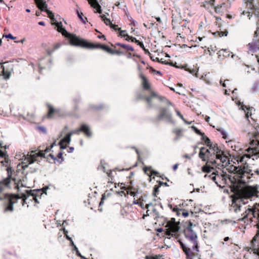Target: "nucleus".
Returning a JSON list of instances; mask_svg holds the SVG:
<instances>
[{"instance_id": "f257e3e1", "label": "nucleus", "mask_w": 259, "mask_h": 259, "mask_svg": "<svg viewBox=\"0 0 259 259\" xmlns=\"http://www.w3.org/2000/svg\"><path fill=\"white\" fill-rule=\"evenodd\" d=\"M256 148H249L246 150V153L242 155H239L237 157V161L238 163L240 162L244 165L234 166L233 165L230 166L231 168H227V170H230L233 172V176L229 178V181L231 182V185H238L240 184H245L249 182L252 177L251 176V172L252 171L251 169L248 167L247 161L248 159L252 157L254 160L255 157L256 158L257 156L256 153Z\"/></svg>"}, {"instance_id": "f03ea898", "label": "nucleus", "mask_w": 259, "mask_h": 259, "mask_svg": "<svg viewBox=\"0 0 259 259\" xmlns=\"http://www.w3.org/2000/svg\"><path fill=\"white\" fill-rule=\"evenodd\" d=\"M184 235L186 238L185 242H183L180 240L179 242L186 256V258L193 259L194 257L198 256L199 246L196 232L187 231Z\"/></svg>"}, {"instance_id": "7ed1b4c3", "label": "nucleus", "mask_w": 259, "mask_h": 259, "mask_svg": "<svg viewBox=\"0 0 259 259\" xmlns=\"http://www.w3.org/2000/svg\"><path fill=\"white\" fill-rule=\"evenodd\" d=\"M207 163H210L213 166L226 167L230 164V160L228 156L225 154L224 152L220 148L218 151L209 155L206 158Z\"/></svg>"}, {"instance_id": "20e7f679", "label": "nucleus", "mask_w": 259, "mask_h": 259, "mask_svg": "<svg viewBox=\"0 0 259 259\" xmlns=\"http://www.w3.org/2000/svg\"><path fill=\"white\" fill-rule=\"evenodd\" d=\"M231 176H233L232 175H228L226 172H224L223 171L222 172L217 171V173L213 172L210 175L206 174L204 176V178H209L215 182L218 186L220 188H223L226 185H229V183L231 184L229 179Z\"/></svg>"}, {"instance_id": "39448f33", "label": "nucleus", "mask_w": 259, "mask_h": 259, "mask_svg": "<svg viewBox=\"0 0 259 259\" xmlns=\"http://www.w3.org/2000/svg\"><path fill=\"white\" fill-rule=\"evenodd\" d=\"M55 24L57 27V30L61 32L63 36L68 39L71 45L74 46H79V42H81V38L77 37L75 34L69 33L63 27L62 22H55Z\"/></svg>"}, {"instance_id": "423d86ee", "label": "nucleus", "mask_w": 259, "mask_h": 259, "mask_svg": "<svg viewBox=\"0 0 259 259\" xmlns=\"http://www.w3.org/2000/svg\"><path fill=\"white\" fill-rule=\"evenodd\" d=\"M205 143L209 148L207 149L204 147H201L200 149L199 153V157L203 161H205L206 158L209 156V155L216 151H218L219 148L217 144H212L208 138L206 139Z\"/></svg>"}, {"instance_id": "0eeeda50", "label": "nucleus", "mask_w": 259, "mask_h": 259, "mask_svg": "<svg viewBox=\"0 0 259 259\" xmlns=\"http://www.w3.org/2000/svg\"><path fill=\"white\" fill-rule=\"evenodd\" d=\"M246 2L247 6L248 8L251 11H242L241 14L243 15H247V17L249 19L252 16V14H254L255 15H259V0H245Z\"/></svg>"}, {"instance_id": "6e6552de", "label": "nucleus", "mask_w": 259, "mask_h": 259, "mask_svg": "<svg viewBox=\"0 0 259 259\" xmlns=\"http://www.w3.org/2000/svg\"><path fill=\"white\" fill-rule=\"evenodd\" d=\"M79 44L80 45H79L78 47H81L90 49H101L110 54L112 53V50L106 45L89 42L82 39H81V42H79Z\"/></svg>"}, {"instance_id": "1a4fd4ad", "label": "nucleus", "mask_w": 259, "mask_h": 259, "mask_svg": "<svg viewBox=\"0 0 259 259\" xmlns=\"http://www.w3.org/2000/svg\"><path fill=\"white\" fill-rule=\"evenodd\" d=\"M247 46L248 52L252 55L259 51V28L255 31L252 42L249 43Z\"/></svg>"}, {"instance_id": "9d476101", "label": "nucleus", "mask_w": 259, "mask_h": 259, "mask_svg": "<svg viewBox=\"0 0 259 259\" xmlns=\"http://www.w3.org/2000/svg\"><path fill=\"white\" fill-rule=\"evenodd\" d=\"M37 157H45V153L42 151H39L38 153H34L33 151H31V154L30 155L28 154L27 157H25L24 163L27 164L24 165L23 168L25 169L28 167V164L34 163L36 160V158Z\"/></svg>"}, {"instance_id": "9b49d317", "label": "nucleus", "mask_w": 259, "mask_h": 259, "mask_svg": "<svg viewBox=\"0 0 259 259\" xmlns=\"http://www.w3.org/2000/svg\"><path fill=\"white\" fill-rule=\"evenodd\" d=\"M34 1L39 9L41 11L46 12L48 17L52 21H56L53 13L47 9L48 5L45 0H34Z\"/></svg>"}, {"instance_id": "f8f14e48", "label": "nucleus", "mask_w": 259, "mask_h": 259, "mask_svg": "<svg viewBox=\"0 0 259 259\" xmlns=\"http://www.w3.org/2000/svg\"><path fill=\"white\" fill-rule=\"evenodd\" d=\"M163 120H165L168 122L171 121V114L168 111V109L166 108H162L160 109L159 113L155 118L154 121L158 122Z\"/></svg>"}, {"instance_id": "ddd939ff", "label": "nucleus", "mask_w": 259, "mask_h": 259, "mask_svg": "<svg viewBox=\"0 0 259 259\" xmlns=\"http://www.w3.org/2000/svg\"><path fill=\"white\" fill-rule=\"evenodd\" d=\"M6 197L8 198V200H9V204L8 205V206H7L5 208V211H12L13 210V204L15 203V202H13V199H16V200H18L19 199L20 197H19V195H17V194H15V195H6Z\"/></svg>"}, {"instance_id": "4468645a", "label": "nucleus", "mask_w": 259, "mask_h": 259, "mask_svg": "<svg viewBox=\"0 0 259 259\" xmlns=\"http://www.w3.org/2000/svg\"><path fill=\"white\" fill-rule=\"evenodd\" d=\"M7 170L8 175V177L0 181V192L4 190L5 187H8L11 182V175L10 172L11 171V168L8 167Z\"/></svg>"}, {"instance_id": "2eb2a0df", "label": "nucleus", "mask_w": 259, "mask_h": 259, "mask_svg": "<svg viewBox=\"0 0 259 259\" xmlns=\"http://www.w3.org/2000/svg\"><path fill=\"white\" fill-rule=\"evenodd\" d=\"M20 195L21 196L19 195V197H20L19 199H22V205H24V204L26 203V200L27 199V197L30 196H34V193H32L31 190H26L25 193H20Z\"/></svg>"}, {"instance_id": "dca6fc26", "label": "nucleus", "mask_w": 259, "mask_h": 259, "mask_svg": "<svg viewBox=\"0 0 259 259\" xmlns=\"http://www.w3.org/2000/svg\"><path fill=\"white\" fill-rule=\"evenodd\" d=\"M218 58L221 60L230 56L231 52L227 49H222L218 52Z\"/></svg>"}, {"instance_id": "f3484780", "label": "nucleus", "mask_w": 259, "mask_h": 259, "mask_svg": "<svg viewBox=\"0 0 259 259\" xmlns=\"http://www.w3.org/2000/svg\"><path fill=\"white\" fill-rule=\"evenodd\" d=\"M140 77L142 80V85L143 89L145 90H150V86L148 80L147 79V78L142 73L140 74Z\"/></svg>"}, {"instance_id": "a211bd4d", "label": "nucleus", "mask_w": 259, "mask_h": 259, "mask_svg": "<svg viewBox=\"0 0 259 259\" xmlns=\"http://www.w3.org/2000/svg\"><path fill=\"white\" fill-rule=\"evenodd\" d=\"M91 6L97 10L96 12L100 14L102 13L101 6L98 4L97 0H88Z\"/></svg>"}, {"instance_id": "6ab92c4d", "label": "nucleus", "mask_w": 259, "mask_h": 259, "mask_svg": "<svg viewBox=\"0 0 259 259\" xmlns=\"http://www.w3.org/2000/svg\"><path fill=\"white\" fill-rule=\"evenodd\" d=\"M252 140H251L250 144L252 146H256L259 145V132H254Z\"/></svg>"}, {"instance_id": "aec40b11", "label": "nucleus", "mask_w": 259, "mask_h": 259, "mask_svg": "<svg viewBox=\"0 0 259 259\" xmlns=\"http://www.w3.org/2000/svg\"><path fill=\"white\" fill-rule=\"evenodd\" d=\"M169 206H170L171 209H172L173 211L177 212V215H179L180 214V211H183L182 212V214L184 217H187L189 215V213L188 211H186L184 209L179 208L177 206H176L173 208H172V205L169 204Z\"/></svg>"}, {"instance_id": "412c9836", "label": "nucleus", "mask_w": 259, "mask_h": 259, "mask_svg": "<svg viewBox=\"0 0 259 259\" xmlns=\"http://www.w3.org/2000/svg\"><path fill=\"white\" fill-rule=\"evenodd\" d=\"M150 207H159L160 208L163 209V206L162 204L159 201H157L155 199L154 200V201L153 202L149 203L148 204H147L145 206L146 208H148Z\"/></svg>"}, {"instance_id": "4be33fe9", "label": "nucleus", "mask_w": 259, "mask_h": 259, "mask_svg": "<svg viewBox=\"0 0 259 259\" xmlns=\"http://www.w3.org/2000/svg\"><path fill=\"white\" fill-rule=\"evenodd\" d=\"M0 74L4 76V78L6 79H8L10 77V73L9 71L5 70L3 64L0 63Z\"/></svg>"}, {"instance_id": "5701e85b", "label": "nucleus", "mask_w": 259, "mask_h": 259, "mask_svg": "<svg viewBox=\"0 0 259 259\" xmlns=\"http://www.w3.org/2000/svg\"><path fill=\"white\" fill-rule=\"evenodd\" d=\"M81 132H83L87 137H90L92 136L89 126L85 124L81 125Z\"/></svg>"}, {"instance_id": "b1692460", "label": "nucleus", "mask_w": 259, "mask_h": 259, "mask_svg": "<svg viewBox=\"0 0 259 259\" xmlns=\"http://www.w3.org/2000/svg\"><path fill=\"white\" fill-rule=\"evenodd\" d=\"M225 6L226 4L225 3H223L221 5H218L217 6H214L215 12L218 14L223 13L226 8Z\"/></svg>"}, {"instance_id": "393cba45", "label": "nucleus", "mask_w": 259, "mask_h": 259, "mask_svg": "<svg viewBox=\"0 0 259 259\" xmlns=\"http://www.w3.org/2000/svg\"><path fill=\"white\" fill-rule=\"evenodd\" d=\"M172 132L176 135V137L174 139V141L175 142L177 141L183 136L182 134V130L181 129H175L173 130Z\"/></svg>"}, {"instance_id": "a878e982", "label": "nucleus", "mask_w": 259, "mask_h": 259, "mask_svg": "<svg viewBox=\"0 0 259 259\" xmlns=\"http://www.w3.org/2000/svg\"><path fill=\"white\" fill-rule=\"evenodd\" d=\"M158 97L156 93L154 92H152L151 96L146 98V101L150 108L152 106L151 104V100L153 97Z\"/></svg>"}, {"instance_id": "bb28decb", "label": "nucleus", "mask_w": 259, "mask_h": 259, "mask_svg": "<svg viewBox=\"0 0 259 259\" xmlns=\"http://www.w3.org/2000/svg\"><path fill=\"white\" fill-rule=\"evenodd\" d=\"M81 132V127L79 128L73 130L69 133H68V143H70L71 141V137L73 134H79V132Z\"/></svg>"}, {"instance_id": "cd10ccee", "label": "nucleus", "mask_w": 259, "mask_h": 259, "mask_svg": "<svg viewBox=\"0 0 259 259\" xmlns=\"http://www.w3.org/2000/svg\"><path fill=\"white\" fill-rule=\"evenodd\" d=\"M241 108L242 110H244L245 112V117L247 119H248L249 117L251 115V113L249 112V109H248L247 106L245 105H242L241 106Z\"/></svg>"}, {"instance_id": "c85d7f7f", "label": "nucleus", "mask_w": 259, "mask_h": 259, "mask_svg": "<svg viewBox=\"0 0 259 259\" xmlns=\"http://www.w3.org/2000/svg\"><path fill=\"white\" fill-rule=\"evenodd\" d=\"M100 17L102 19V21H103L105 24L107 25H110L112 23L110 20L109 19L105 17V15H100Z\"/></svg>"}, {"instance_id": "c756f323", "label": "nucleus", "mask_w": 259, "mask_h": 259, "mask_svg": "<svg viewBox=\"0 0 259 259\" xmlns=\"http://www.w3.org/2000/svg\"><path fill=\"white\" fill-rule=\"evenodd\" d=\"M252 172L251 173V176L254 178H259V168L255 169H251Z\"/></svg>"}, {"instance_id": "7c9ffc66", "label": "nucleus", "mask_w": 259, "mask_h": 259, "mask_svg": "<svg viewBox=\"0 0 259 259\" xmlns=\"http://www.w3.org/2000/svg\"><path fill=\"white\" fill-rule=\"evenodd\" d=\"M76 13L78 18L80 19V20L84 23H86L85 20H87L86 17L84 18L83 17V13L82 12H79L78 10L76 11Z\"/></svg>"}, {"instance_id": "2f4dec72", "label": "nucleus", "mask_w": 259, "mask_h": 259, "mask_svg": "<svg viewBox=\"0 0 259 259\" xmlns=\"http://www.w3.org/2000/svg\"><path fill=\"white\" fill-rule=\"evenodd\" d=\"M213 169L212 167L211 166L208 165L207 164H206L202 166V170L204 172L209 173L211 171V169Z\"/></svg>"}, {"instance_id": "473e14b6", "label": "nucleus", "mask_w": 259, "mask_h": 259, "mask_svg": "<svg viewBox=\"0 0 259 259\" xmlns=\"http://www.w3.org/2000/svg\"><path fill=\"white\" fill-rule=\"evenodd\" d=\"M194 226L193 223L191 222H189V223L188 225V226L186 227V228L185 229V231H184V234L187 233V231H191L192 232H195L193 230H192V227Z\"/></svg>"}, {"instance_id": "72a5a7b5", "label": "nucleus", "mask_w": 259, "mask_h": 259, "mask_svg": "<svg viewBox=\"0 0 259 259\" xmlns=\"http://www.w3.org/2000/svg\"><path fill=\"white\" fill-rule=\"evenodd\" d=\"M186 70L188 71L190 73L195 76L196 77H198V69L188 68L186 69Z\"/></svg>"}, {"instance_id": "f704fd0d", "label": "nucleus", "mask_w": 259, "mask_h": 259, "mask_svg": "<svg viewBox=\"0 0 259 259\" xmlns=\"http://www.w3.org/2000/svg\"><path fill=\"white\" fill-rule=\"evenodd\" d=\"M59 47H60V45L57 44L54 47V48L52 50H50L49 49H47V53L48 54V55H51L55 50L58 49Z\"/></svg>"}, {"instance_id": "c9c22d12", "label": "nucleus", "mask_w": 259, "mask_h": 259, "mask_svg": "<svg viewBox=\"0 0 259 259\" xmlns=\"http://www.w3.org/2000/svg\"><path fill=\"white\" fill-rule=\"evenodd\" d=\"M104 164H105L104 160H101V162H100L101 165L98 166V169H101V170H103V172H106L105 167L104 165Z\"/></svg>"}, {"instance_id": "e433bc0d", "label": "nucleus", "mask_w": 259, "mask_h": 259, "mask_svg": "<svg viewBox=\"0 0 259 259\" xmlns=\"http://www.w3.org/2000/svg\"><path fill=\"white\" fill-rule=\"evenodd\" d=\"M259 87V83L258 82H254L251 89V92L252 93L256 92L257 91V89Z\"/></svg>"}, {"instance_id": "4c0bfd02", "label": "nucleus", "mask_w": 259, "mask_h": 259, "mask_svg": "<svg viewBox=\"0 0 259 259\" xmlns=\"http://www.w3.org/2000/svg\"><path fill=\"white\" fill-rule=\"evenodd\" d=\"M219 131L221 133L223 136V138L224 139H226L227 138L228 133L224 128H220L219 130Z\"/></svg>"}, {"instance_id": "58836bf2", "label": "nucleus", "mask_w": 259, "mask_h": 259, "mask_svg": "<svg viewBox=\"0 0 259 259\" xmlns=\"http://www.w3.org/2000/svg\"><path fill=\"white\" fill-rule=\"evenodd\" d=\"M176 113H177V115L179 117H180L186 123L188 124H190L191 122H188L187 121L185 118H184L183 116L182 115V114L180 113V111L177 110L176 111Z\"/></svg>"}, {"instance_id": "ea45409f", "label": "nucleus", "mask_w": 259, "mask_h": 259, "mask_svg": "<svg viewBox=\"0 0 259 259\" xmlns=\"http://www.w3.org/2000/svg\"><path fill=\"white\" fill-rule=\"evenodd\" d=\"M49 107V112H48V116L51 117L52 114H53L55 112V110L54 109L53 107L51 105H48Z\"/></svg>"}, {"instance_id": "a19ab883", "label": "nucleus", "mask_w": 259, "mask_h": 259, "mask_svg": "<svg viewBox=\"0 0 259 259\" xmlns=\"http://www.w3.org/2000/svg\"><path fill=\"white\" fill-rule=\"evenodd\" d=\"M127 45H128L121 44V43H119V42L116 43L115 45L111 44V46L113 47H115L116 46H120V47H122V48H123L125 50L126 49Z\"/></svg>"}, {"instance_id": "79ce46f5", "label": "nucleus", "mask_w": 259, "mask_h": 259, "mask_svg": "<svg viewBox=\"0 0 259 259\" xmlns=\"http://www.w3.org/2000/svg\"><path fill=\"white\" fill-rule=\"evenodd\" d=\"M153 212L154 213L155 218H159L160 217L158 211L157 210V208L155 207H152Z\"/></svg>"}, {"instance_id": "37998d69", "label": "nucleus", "mask_w": 259, "mask_h": 259, "mask_svg": "<svg viewBox=\"0 0 259 259\" xmlns=\"http://www.w3.org/2000/svg\"><path fill=\"white\" fill-rule=\"evenodd\" d=\"M191 128L193 130V131L198 135H201L203 133H202L199 130H198L196 127L195 126H192Z\"/></svg>"}, {"instance_id": "c03bdc74", "label": "nucleus", "mask_w": 259, "mask_h": 259, "mask_svg": "<svg viewBox=\"0 0 259 259\" xmlns=\"http://www.w3.org/2000/svg\"><path fill=\"white\" fill-rule=\"evenodd\" d=\"M159 185H155L154 187L153 195L154 196H156V193L159 191Z\"/></svg>"}, {"instance_id": "a18cd8bd", "label": "nucleus", "mask_w": 259, "mask_h": 259, "mask_svg": "<svg viewBox=\"0 0 259 259\" xmlns=\"http://www.w3.org/2000/svg\"><path fill=\"white\" fill-rule=\"evenodd\" d=\"M37 128L44 134H46L47 133V129L45 126H39Z\"/></svg>"}, {"instance_id": "49530a36", "label": "nucleus", "mask_w": 259, "mask_h": 259, "mask_svg": "<svg viewBox=\"0 0 259 259\" xmlns=\"http://www.w3.org/2000/svg\"><path fill=\"white\" fill-rule=\"evenodd\" d=\"M151 59L154 61H156V62H160L162 64H167V63H166L165 61H162V59H159V58L158 57H156L155 58H153V57H151Z\"/></svg>"}, {"instance_id": "de8ad7c7", "label": "nucleus", "mask_w": 259, "mask_h": 259, "mask_svg": "<svg viewBox=\"0 0 259 259\" xmlns=\"http://www.w3.org/2000/svg\"><path fill=\"white\" fill-rule=\"evenodd\" d=\"M118 30L119 31V34L121 37L126 36L125 34V32H126L125 30H122L120 28H118Z\"/></svg>"}, {"instance_id": "09e8293b", "label": "nucleus", "mask_w": 259, "mask_h": 259, "mask_svg": "<svg viewBox=\"0 0 259 259\" xmlns=\"http://www.w3.org/2000/svg\"><path fill=\"white\" fill-rule=\"evenodd\" d=\"M62 155L63 153L62 152H60L57 155V157L61 159V160L58 161L60 163H62V162L64 160Z\"/></svg>"}, {"instance_id": "8fccbe9b", "label": "nucleus", "mask_w": 259, "mask_h": 259, "mask_svg": "<svg viewBox=\"0 0 259 259\" xmlns=\"http://www.w3.org/2000/svg\"><path fill=\"white\" fill-rule=\"evenodd\" d=\"M68 134L66 135V136L63 138L61 141V143H66L67 144H69L70 143H68Z\"/></svg>"}, {"instance_id": "3c124183", "label": "nucleus", "mask_w": 259, "mask_h": 259, "mask_svg": "<svg viewBox=\"0 0 259 259\" xmlns=\"http://www.w3.org/2000/svg\"><path fill=\"white\" fill-rule=\"evenodd\" d=\"M123 52H121L119 50H112V53H111V54L112 55H114V54H117L118 55H120L121 54H123Z\"/></svg>"}, {"instance_id": "603ef678", "label": "nucleus", "mask_w": 259, "mask_h": 259, "mask_svg": "<svg viewBox=\"0 0 259 259\" xmlns=\"http://www.w3.org/2000/svg\"><path fill=\"white\" fill-rule=\"evenodd\" d=\"M4 36H5L6 38H10L11 39H15L16 38V37L13 36L12 35V34L11 33H9L8 34H5V35H4Z\"/></svg>"}, {"instance_id": "864d4df0", "label": "nucleus", "mask_w": 259, "mask_h": 259, "mask_svg": "<svg viewBox=\"0 0 259 259\" xmlns=\"http://www.w3.org/2000/svg\"><path fill=\"white\" fill-rule=\"evenodd\" d=\"M139 46L143 49L145 53H149L148 50L145 48L144 44L142 42H141L140 44H139Z\"/></svg>"}, {"instance_id": "5fc2aeb1", "label": "nucleus", "mask_w": 259, "mask_h": 259, "mask_svg": "<svg viewBox=\"0 0 259 259\" xmlns=\"http://www.w3.org/2000/svg\"><path fill=\"white\" fill-rule=\"evenodd\" d=\"M2 147V144L0 143V148ZM0 157H5V159H6V153L2 151L1 150H0Z\"/></svg>"}, {"instance_id": "6e6d98bb", "label": "nucleus", "mask_w": 259, "mask_h": 259, "mask_svg": "<svg viewBox=\"0 0 259 259\" xmlns=\"http://www.w3.org/2000/svg\"><path fill=\"white\" fill-rule=\"evenodd\" d=\"M229 80L228 79H226L224 80V82L222 83V79L220 80V83L222 84L223 87H226V82H229Z\"/></svg>"}, {"instance_id": "4d7b16f0", "label": "nucleus", "mask_w": 259, "mask_h": 259, "mask_svg": "<svg viewBox=\"0 0 259 259\" xmlns=\"http://www.w3.org/2000/svg\"><path fill=\"white\" fill-rule=\"evenodd\" d=\"M146 259H158V256L156 255V256H146Z\"/></svg>"}, {"instance_id": "13d9d810", "label": "nucleus", "mask_w": 259, "mask_h": 259, "mask_svg": "<svg viewBox=\"0 0 259 259\" xmlns=\"http://www.w3.org/2000/svg\"><path fill=\"white\" fill-rule=\"evenodd\" d=\"M110 26L111 28L114 29L115 30H118V28H119V27H118V26L117 25L112 24V23L111 24V25Z\"/></svg>"}, {"instance_id": "bf43d9fd", "label": "nucleus", "mask_w": 259, "mask_h": 259, "mask_svg": "<svg viewBox=\"0 0 259 259\" xmlns=\"http://www.w3.org/2000/svg\"><path fill=\"white\" fill-rule=\"evenodd\" d=\"M126 50L127 51H132V52L134 51V48L132 46L129 45H128L127 46V48H126Z\"/></svg>"}, {"instance_id": "052dcab7", "label": "nucleus", "mask_w": 259, "mask_h": 259, "mask_svg": "<svg viewBox=\"0 0 259 259\" xmlns=\"http://www.w3.org/2000/svg\"><path fill=\"white\" fill-rule=\"evenodd\" d=\"M126 38H125V40L128 41H132V38H134V37L130 36L128 34H126Z\"/></svg>"}, {"instance_id": "680f3d73", "label": "nucleus", "mask_w": 259, "mask_h": 259, "mask_svg": "<svg viewBox=\"0 0 259 259\" xmlns=\"http://www.w3.org/2000/svg\"><path fill=\"white\" fill-rule=\"evenodd\" d=\"M159 185L160 186V187L162 185H164L165 186H168V185L167 184V183L166 182H161V181H159Z\"/></svg>"}, {"instance_id": "e2e57ef3", "label": "nucleus", "mask_w": 259, "mask_h": 259, "mask_svg": "<svg viewBox=\"0 0 259 259\" xmlns=\"http://www.w3.org/2000/svg\"><path fill=\"white\" fill-rule=\"evenodd\" d=\"M132 42H134L136 43L138 45L140 44L141 41L139 40H137L136 38H132Z\"/></svg>"}, {"instance_id": "0e129e2a", "label": "nucleus", "mask_w": 259, "mask_h": 259, "mask_svg": "<svg viewBox=\"0 0 259 259\" xmlns=\"http://www.w3.org/2000/svg\"><path fill=\"white\" fill-rule=\"evenodd\" d=\"M207 138H208V137H206V136H205L204 135V133H203V134L201 135V140H202V141H203L204 142H205V141H206V139H207Z\"/></svg>"}, {"instance_id": "69168bd1", "label": "nucleus", "mask_w": 259, "mask_h": 259, "mask_svg": "<svg viewBox=\"0 0 259 259\" xmlns=\"http://www.w3.org/2000/svg\"><path fill=\"white\" fill-rule=\"evenodd\" d=\"M59 145L60 146V149H65L67 148V146L63 145V143H61L60 141L59 143Z\"/></svg>"}, {"instance_id": "338daca9", "label": "nucleus", "mask_w": 259, "mask_h": 259, "mask_svg": "<svg viewBox=\"0 0 259 259\" xmlns=\"http://www.w3.org/2000/svg\"><path fill=\"white\" fill-rule=\"evenodd\" d=\"M158 97L159 100L161 101H167L166 98L165 97H164L159 96V97Z\"/></svg>"}, {"instance_id": "774afa93", "label": "nucleus", "mask_w": 259, "mask_h": 259, "mask_svg": "<svg viewBox=\"0 0 259 259\" xmlns=\"http://www.w3.org/2000/svg\"><path fill=\"white\" fill-rule=\"evenodd\" d=\"M151 173L152 175H154L156 176H158V174H159V172L157 171H155V170H152L151 171Z\"/></svg>"}]
</instances>
